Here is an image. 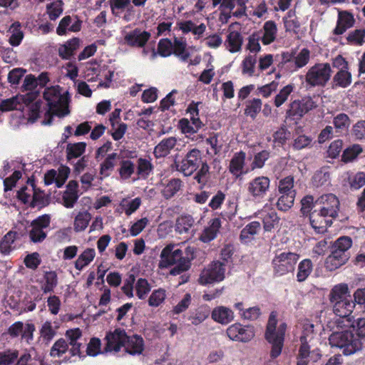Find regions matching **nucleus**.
Returning a JSON list of instances; mask_svg holds the SVG:
<instances>
[{
  "mask_svg": "<svg viewBox=\"0 0 365 365\" xmlns=\"http://www.w3.org/2000/svg\"><path fill=\"white\" fill-rule=\"evenodd\" d=\"M43 98L47 102L48 107V119L44 120L45 125L51 123L52 117L51 114L62 118L69 114L68 108L69 96L67 91L61 93L59 86H51L45 89Z\"/></svg>",
  "mask_w": 365,
  "mask_h": 365,
  "instance_id": "1",
  "label": "nucleus"
},
{
  "mask_svg": "<svg viewBox=\"0 0 365 365\" xmlns=\"http://www.w3.org/2000/svg\"><path fill=\"white\" fill-rule=\"evenodd\" d=\"M66 339H58L52 346L50 350V355L52 357H61L67 351L72 356H82L81 351L82 343L79 341L82 333L78 329H69L65 334Z\"/></svg>",
  "mask_w": 365,
  "mask_h": 365,
  "instance_id": "2",
  "label": "nucleus"
},
{
  "mask_svg": "<svg viewBox=\"0 0 365 365\" xmlns=\"http://www.w3.org/2000/svg\"><path fill=\"white\" fill-rule=\"evenodd\" d=\"M277 324V313L272 312L269 317L265 331V339L271 344L270 357L272 359H276L281 354L287 329L286 323H280L278 326Z\"/></svg>",
  "mask_w": 365,
  "mask_h": 365,
  "instance_id": "3",
  "label": "nucleus"
},
{
  "mask_svg": "<svg viewBox=\"0 0 365 365\" xmlns=\"http://www.w3.org/2000/svg\"><path fill=\"white\" fill-rule=\"evenodd\" d=\"M160 257L159 267L163 269L175 265L170 271L171 275H178L188 270V260L182 257V250L175 245L170 244L164 247Z\"/></svg>",
  "mask_w": 365,
  "mask_h": 365,
  "instance_id": "4",
  "label": "nucleus"
},
{
  "mask_svg": "<svg viewBox=\"0 0 365 365\" xmlns=\"http://www.w3.org/2000/svg\"><path fill=\"white\" fill-rule=\"evenodd\" d=\"M329 341L331 347L342 349L343 354L346 356L356 353L361 348L360 339L348 331L332 333L329 338Z\"/></svg>",
  "mask_w": 365,
  "mask_h": 365,
  "instance_id": "5",
  "label": "nucleus"
},
{
  "mask_svg": "<svg viewBox=\"0 0 365 365\" xmlns=\"http://www.w3.org/2000/svg\"><path fill=\"white\" fill-rule=\"evenodd\" d=\"M331 76V68L328 63H318L311 66L305 74V83L310 88L324 86Z\"/></svg>",
  "mask_w": 365,
  "mask_h": 365,
  "instance_id": "6",
  "label": "nucleus"
},
{
  "mask_svg": "<svg viewBox=\"0 0 365 365\" xmlns=\"http://www.w3.org/2000/svg\"><path fill=\"white\" fill-rule=\"evenodd\" d=\"M299 255L291 252H277L272 259L274 272L279 276L284 275L294 270Z\"/></svg>",
  "mask_w": 365,
  "mask_h": 365,
  "instance_id": "7",
  "label": "nucleus"
},
{
  "mask_svg": "<svg viewBox=\"0 0 365 365\" xmlns=\"http://www.w3.org/2000/svg\"><path fill=\"white\" fill-rule=\"evenodd\" d=\"M202 158L201 152L197 148L188 151L182 160L178 163L177 170L185 176H190L199 168Z\"/></svg>",
  "mask_w": 365,
  "mask_h": 365,
  "instance_id": "8",
  "label": "nucleus"
},
{
  "mask_svg": "<svg viewBox=\"0 0 365 365\" xmlns=\"http://www.w3.org/2000/svg\"><path fill=\"white\" fill-rule=\"evenodd\" d=\"M314 209L322 215L334 219L338 215L339 201L333 194L323 195L315 201Z\"/></svg>",
  "mask_w": 365,
  "mask_h": 365,
  "instance_id": "9",
  "label": "nucleus"
},
{
  "mask_svg": "<svg viewBox=\"0 0 365 365\" xmlns=\"http://www.w3.org/2000/svg\"><path fill=\"white\" fill-rule=\"evenodd\" d=\"M270 179L267 176L255 177L247 184L248 195L255 200H262L270 189Z\"/></svg>",
  "mask_w": 365,
  "mask_h": 365,
  "instance_id": "10",
  "label": "nucleus"
},
{
  "mask_svg": "<svg viewBox=\"0 0 365 365\" xmlns=\"http://www.w3.org/2000/svg\"><path fill=\"white\" fill-rule=\"evenodd\" d=\"M225 273V267L224 263L219 261L213 262L202 270L198 281L202 285L219 282L224 279Z\"/></svg>",
  "mask_w": 365,
  "mask_h": 365,
  "instance_id": "11",
  "label": "nucleus"
},
{
  "mask_svg": "<svg viewBox=\"0 0 365 365\" xmlns=\"http://www.w3.org/2000/svg\"><path fill=\"white\" fill-rule=\"evenodd\" d=\"M317 107V102L311 96H305L301 100H294L290 103L286 114L287 117L299 119Z\"/></svg>",
  "mask_w": 365,
  "mask_h": 365,
  "instance_id": "12",
  "label": "nucleus"
},
{
  "mask_svg": "<svg viewBox=\"0 0 365 365\" xmlns=\"http://www.w3.org/2000/svg\"><path fill=\"white\" fill-rule=\"evenodd\" d=\"M36 330L33 324H24L22 322H16L7 329L6 333L12 339L21 336L22 341L31 344L34 340V333Z\"/></svg>",
  "mask_w": 365,
  "mask_h": 365,
  "instance_id": "13",
  "label": "nucleus"
},
{
  "mask_svg": "<svg viewBox=\"0 0 365 365\" xmlns=\"http://www.w3.org/2000/svg\"><path fill=\"white\" fill-rule=\"evenodd\" d=\"M51 217L48 215H43L34 220L31 223V230L29 235L31 242L38 243L43 241L47 234L43 230L49 227Z\"/></svg>",
  "mask_w": 365,
  "mask_h": 365,
  "instance_id": "14",
  "label": "nucleus"
},
{
  "mask_svg": "<svg viewBox=\"0 0 365 365\" xmlns=\"http://www.w3.org/2000/svg\"><path fill=\"white\" fill-rule=\"evenodd\" d=\"M354 307L355 302L351 298L337 301L333 304L334 314L341 319V322H339L338 324L343 323V327H344L352 326V320L350 318V315Z\"/></svg>",
  "mask_w": 365,
  "mask_h": 365,
  "instance_id": "15",
  "label": "nucleus"
},
{
  "mask_svg": "<svg viewBox=\"0 0 365 365\" xmlns=\"http://www.w3.org/2000/svg\"><path fill=\"white\" fill-rule=\"evenodd\" d=\"M227 334L232 341L247 342L254 337L255 332L252 327L236 323L227 328Z\"/></svg>",
  "mask_w": 365,
  "mask_h": 365,
  "instance_id": "16",
  "label": "nucleus"
},
{
  "mask_svg": "<svg viewBox=\"0 0 365 365\" xmlns=\"http://www.w3.org/2000/svg\"><path fill=\"white\" fill-rule=\"evenodd\" d=\"M126 335L125 330L121 329H115L113 331L108 333L105 338L106 340L105 351L118 352L122 347H124Z\"/></svg>",
  "mask_w": 365,
  "mask_h": 365,
  "instance_id": "17",
  "label": "nucleus"
},
{
  "mask_svg": "<svg viewBox=\"0 0 365 365\" xmlns=\"http://www.w3.org/2000/svg\"><path fill=\"white\" fill-rule=\"evenodd\" d=\"M150 37L149 32L135 29L124 33L123 43L131 47H143Z\"/></svg>",
  "mask_w": 365,
  "mask_h": 365,
  "instance_id": "18",
  "label": "nucleus"
},
{
  "mask_svg": "<svg viewBox=\"0 0 365 365\" xmlns=\"http://www.w3.org/2000/svg\"><path fill=\"white\" fill-rule=\"evenodd\" d=\"M246 153L243 151L235 153L232 157L228 170L229 172L236 178L242 177L247 173L245 164Z\"/></svg>",
  "mask_w": 365,
  "mask_h": 365,
  "instance_id": "19",
  "label": "nucleus"
},
{
  "mask_svg": "<svg viewBox=\"0 0 365 365\" xmlns=\"http://www.w3.org/2000/svg\"><path fill=\"white\" fill-rule=\"evenodd\" d=\"M199 139L200 140L198 142L203 143V146L206 148V153L208 155L213 157L221 152L223 143L222 140L219 139L218 133H212L205 140L202 135H199L196 140Z\"/></svg>",
  "mask_w": 365,
  "mask_h": 365,
  "instance_id": "20",
  "label": "nucleus"
},
{
  "mask_svg": "<svg viewBox=\"0 0 365 365\" xmlns=\"http://www.w3.org/2000/svg\"><path fill=\"white\" fill-rule=\"evenodd\" d=\"M355 19L354 15L347 11H339L336 21V26L333 30L334 35H341L348 29L354 26Z\"/></svg>",
  "mask_w": 365,
  "mask_h": 365,
  "instance_id": "21",
  "label": "nucleus"
},
{
  "mask_svg": "<svg viewBox=\"0 0 365 365\" xmlns=\"http://www.w3.org/2000/svg\"><path fill=\"white\" fill-rule=\"evenodd\" d=\"M322 354L318 349L310 351V346H300L297 355V365H307L310 361L314 362L320 359Z\"/></svg>",
  "mask_w": 365,
  "mask_h": 365,
  "instance_id": "22",
  "label": "nucleus"
},
{
  "mask_svg": "<svg viewBox=\"0 0 365 365\" xmlns=\"http://www.w3.org/2000/svg\"><path fill=\"white\" fill-rule=\"evenodd\" d=\"M309 221L312 227L317 233H323L327 228L332 224V219L324 216L315 209L309 215Z\"/></svg>",
  "mask_w": 365,
  "mask_h": 365,
  "instance_id": "23",
  "label": "nucleus"
},
{
  "mask_svg": "<svg viewBox=\"0 0 365 365\" xmlns=\"http://www.w3.org/2000/svg\"><path fill=\"white\" fill-rule=\"evenodd\" d=\"M78 184L76 180H71L66 185V190L63 192V205L66 208H73L77 202L78 195Z\"/></svg>",
  "mask_w": 365,
  "mask_h": 365,
  "instance_id": "24",
  "label": "nucleus"
},
{
  "mask_svg": "<svg viewBox=\"0 0 365 365\" xmlns=\"http://www.w3.org/2000/svg\"><path fill=\"white\" fill-rule=\"evenodd\" d=\"M178 140L175 137L165 138L154 148L153 155L156 158H164L168 155L176 146Z\"/></svg>",
  "mask_w": 365,
  "mask_h": 365,
  "instance_id": "25",
  "label": "nucleus"
},
{
  "mask_svg": "<svg viewBox=\"0 0 365 365\" xmlns=\"http://www.w3.org/2000/svg\"><path fill=\"white\" fill-rule=\"evenodd\" d=\"M243 43V37L237 31L228 30L227 38L224 41V46L230 53H237L241 51Z\"/></svg>",
  "mask_w": 365,
  "mask_h": 365,
  "instance_id": "26",
  "label": "nucleus"
},
{
  "mask_svg": "<svg viewBox=\"0 0 365 365\" xmlns=\"http://www.w3.org/2000/svg\"><path fill=\"white\" fill-rule=\"evenodd\" d=\"M348 253L331 250V253L327 257L325 265L327 269L330 271L335 270L344 264L349 259Z\"/></svg>",
  "mask_w": 365,
  "mask_h": 365,
  "instance_id": "27",
  "label": "nucleus"
},
{
  "mask_svg": "<svg viewBox=\"0 0 365 365\" xmlns=\"http://www.w3.org/2000/svg\"><path fill=\"white\" fill-rule=\"evenodd\" d=\"M212 319L221 324H227L234 319L232 310L224 306L216 307L211 313Z\"/></svg>",
  "mask_w": 365,
  "mask_h": 365,
  "instance_id": "28",
  "label": "nucleus"
},
{
  "mask_svg": "<svg viewBox=\"0 0 365 365\" xmlns=\"http://www.w3.org/2000/svg\"><path fill=\"white\" fill-rule=\"evenodd\" d=\"M163 186L161 192L164 198L168 200L174 197L179 192L182 186L183 182L179 178H171L165 182H162Z\"/></svg>",
  "mask_w": 365,
  "mask_h": 365,
  "instance_id": "29",
  "label": "nucleus"
},
{
  "mask_svg": "<svg viewBox=\"0 0 365 365\" xmlns=\"http://www.w3.org/2000/svg\"><path fill=\"white\" fill-rule=\"evenodd\" d=\"M221 227V220L220 218H213L209 222L208 226L205 227L200 237V240L203 242H210L216 237Z\"/></svg>",
  "mask_w": 365,
  "mask_h": 365,
  "instance_id": "30",
  "label": "nucleus"
},
{
  "mask_svg": "<svg viewBox=\"0 0 365 365\" xmlns=\"http://www.w3.org/2000/svg\"><path fill=\"white\" fill-rule=\"evenodd\" d=\"M124 348L130 354H140L144 349L143 339L142 337L137 335H133L131 336L126 335Z\"/></svg>",
  "mask_w": 365,
  "mask_h": 365,
  "instance_id": "31",
  "label": "nucleus"
},
{
  "mask_svg": "<svg viewBox=\"0 0 365 365\" xmlns=\"http://www.w3.org/2000/svg\"><path fill=\"white\" fill-rule=\"evenodd\" d=\"M194 223V218L190 215H181L175 220V230L180 235L189 234Z\"/></svg>",
  "mask_w": 365,
  "mask_h": 365,
  "instance_id": "32",
  "label": "nucleus"
},
{
  "mask_svg": "<svg viewBox=\"0 0 365 365\" xmlns=\"http://www.w3.org/2000/svg\"><path fill=\"white\" fill-rule=\"evenodd\" d=\"M311 58V52L307 48L301 49L294 57V63L289 68V72H294L306 66Z\"/></svg>",
  "mask_w": 365,
  "mask_h": 365,
  "instance_id": "33",
  "label": "nucleus"
},
{
  "mask_svg": "<svg viewBox=\"0 0 365 365\" xmlns=\"http://www.w3.org/2000/svg\"><path fill=\"white\" fill-rule=\"evenodd\" d=\"M202 125L200 119L197 118L191 121L188 118H183L180 119L178 123V126L181 132L187 137L197 133Z\"/></svg>",
  "mask_w": 365,
  "mask_h": 365,
  "instance_id": "34",
  "label": "nucleus"
},
{
  "mask_svg": "<svg viewBox=\"0 0 365 365\" xmlns=\"http://www.w3.org/2000/svg\"><path fill=\"white\" fill-rule=\"evenodd\" d=\"M277 34V24L274 21H267L263 25V34L261 35L264 45H269L276 39Z\"/></svg>",
  "mask_w": 365,
  "mask_h": 365,
  "instance_id": "35",
  "label": "nucleus"
},
{
  "mask_svg": "<svg viewBox=\"0 0 365 365\" xmlns=\"http://www.w3.org/2000/svg\"><path fill=\"white\" fill-rule=\"evenodd\" d=\"M173 46L170 40L168 38L160 39L158 44V51L156 52L154 48L150 49V58L154 60L158 54L162 57L170 56L173 53Z\"/></svg>",
  "mask_w": 365,
  "mask_h": 365,
  "instance_id": "36",
  "label": "nucleus"
},
{
  "mask_svg": "<svg viewBox=\"0 0 365 365\" xmlns=\"http://www.w3.org/2000/svg\"><path fill=\"white\" fill-rule=\"evenodd\" d=\"M351 298L349 294V288L346 284H339L334 286L329 294L330 302L333 304L337 301Z\"/></svg>",
  "mask_w": 365,
  "mask_h": 365,
  "instance_id": "37",
  "label": "nucleus"
},
{
  "mask_svg": "<svg viewBox=\"0 0 365 365\" xmlns=\"http://www.w3.org/2000/svg\"><path fill=\"white\" fill-rule=\"evenodd\" d=\"M96 251L93 248H86L81 253L74 263L75 268L78 270H83L95 258Z\"/></svg>",
  "mask_w": 365,
  "mask_h": 365,
  "instance_id": "38",
  "label": "nucleus"
},
{
  "mask_svg": "<svg viewBox=\"0 0 365 365\" xmlns=\"http://www.w3.org/2000/svg\"><path fill=\"white\" fill-rule=\"evenodd\" d=\"M24 97L22 96H16L10 98H6L0 101V110L2 112H9L14 110L21 109L24 104Z\"/></svg>",
  "mask_w": 365,
  "mask_h": 365,
  "instance_id": "39",
  "label": "nucleus"
},
{
  "mask_svg": "<svg viewBox=\"0 0 365 365\" xmlns=\"http://www.w3.org/2000/svg\"><path fill=\"white\" fill-rule=\"evenodd\" d=\"M79 47V39L73 38L67 41L58 48V54L63 59H68Z\"/></svg>",
  "mask_w": 365,
  "mask_h": 365,
  "instance_id": "40",
  "label": "nucleus"
},
{
  "mask_svg": "<svg viewBox=\"0 0 365 365\" xmlns=\"http://www.w3.org/2000/svg\"><path fill=\"white\" fill-rule=\"evenodd\" d=\"M179 29L184 34L192 32L198 38L200 37L206 30V26L202 23L199 25L195 24L192 21H185L178 24Z\"/></svg>",
  "mask_w": 365,
  "mask_h": 365,
  "instance_id": "41",
  "label": "nucleus"
},
{
  "mask_svg": "<svg viewBox=\"0 0 365 365\" xmlns=\"http://www.w3.org/2000/svg\"><path fill=\"white\" fill-rule=\"evenodd\" d=\"M173 53L179 58L181 61L185 62L188 60L190 53L186 51L187 43L185 39L175 37L173 43Z\"/></svg>",
  "mask_w": 365,
  "mask_h": 365,
  "instance_id": "42",
  "label": "nucleus"
},
{
  "mask_svg": "<svg viewBox=\"0 0 365 365\" xmlns=\"http://www.w3.org/2000/svg\"><path fill=\"white\" fill-rule=\"evenodd\" d=\"M86 143L84 142L68 143L66 148L68 161L70 162L73 159L81 157L86 151Z\"/></svg>",
  "mask_w": 365,
  "mask_h": 365,
  "instance_id": "43",
  "label": "nucleus"
},
{
  "mask_svg": "<svg viewBox=\"0 0 365 365\" xmlns=\"http://www.w3.org/2000/svg\"><path fill=\"white\" fill-rule=\"evenodd\" d=\"M17 237V233L14 231L7 232L0 241V252L2 255H7L15 248L14 242Z\"/></svg>",
  "mask_w": 365,
  "mask_h": 365,
  "instance_id": "44",
  "label": "nucleus"
},
{
  "mask_svg": "<svg viewBox=\"0 0 365 365\" xmlns=\"http://www.w3.org/2000/svg\"><path fill=\"white\" fill-rule=\"evenodd\" d=\"M58 328L57 323L51 321H46L40 329V335L43 341L46 344L49 343L56 336V331Z\"/></svg>",
  "mask_w": 365,
  "mask_h": 365,
  "instance_id": "45",
  "label": "nucleus"
},
{
  "mask_svg": "<svg viewBox=\"0 0 365 365\" xmlns=\"http://www.w3.org/2000/svg\"><path fill=\"white\" fill-rule=\"evenodd\" d=\"M261 225L259 222L253 221L247 225L241 231L240 238L245 243L250 242L253 237L260 230Z\"/></svg>",
  "mask_w": 365,
  "mask_h": 365,
  "instance_id": "46",
  "label": "nucleus"
},
{
  "mask_svg": "<svg viewBox=\"0 0 365 365\" xmlns=\"http://www.w3.org/2000/svg\"><path fill=\"white\" fill-rule=\"evenodd\" d=\"M91 220V215L86 210L79 212L74 219L73 229L76 232L84 231Z\"/></svg>",
  "mask_w": 365,
  "mask_h": 365,
  "instance_id": "47",
  "label": "nucleus"
},
{
  "mask_svg": "<svg viewBox=\"0 0 365 365\" xmlns=\"http://www.w3.org/2000/svg\"><path fill=\"white\" fill-rule=\"evenodd\" d=\"M365 43V29H359L350 31L346 37V44L361 46Z\"/></svg>",
  "mask_w": 365,
  "mask_h": 365,
  "instance_id": "48",
  "label": "nucleus"
},
{
  "mask_svg": "<svg viewBox=\"0 0 365 365\" xmlns=\"http://www.w3.org/2000/svg\"><path fill=\"white\" fill-rule=\"evenodd\" d=\"M141 203L142 200L139 197L133 200L123 198L120 202L119 206L127 216H130L140 207Z\"/></svg>",
  "mask_w": 365,
  "mask_h": 365,
  "instance_id": "49",
  "label": "nucleus"
},
{
  "mask_svg": "<svg viewBox=\"0 0 365 365\" xmlns=\"http://www.w3.org/2000/svg\"><path fill=\"white\" fill-rule=\"evenodd\" d=\"M210 309L207 305L199 307L189 317V320L194 325H197L203 322L210 315Z\"/></svg>",
  "mask_w": 365,
  "mask_h": 365,
  "instance_id": "50",
  "label": "nucleus"
},
{
  "mask_svg": "<svg viewBox=\"0 0 365 365\" xmlns=\"http://www.w3.org/2000/svg\"><path fill=\"white\" fill-rule=\"evenodd\" d=\"M117 153H113L106 158L103 162L101 164L100 174L101 175L108 177L111 174L117 163Z\"/></svg>",
  "mask_w": 365,
  "mask_h": 365,
  "instance_id": "51",
  "label": "nucleus"
},
{
  "mask_svg": "<svg viewBox=\"0 0 365 365\" xmlns=\"http://www.w3.org/2000/svg\"><path fill=\"white\" fill-rule=\"evenodd\" d=\"M58 284L57 274L53 271L46 272L43 276L41 289L43 293L52 292Z\"/></svg>",
  "mask_w": 365,
  "mask_h": 365,
  "instance_id": "52",
  "label": "nucleus"
},
{
  "mask_svg": "<svg viewBox=\"0 0 365 365\" xmlns=\"http://www.w3.org/2000/svg\"><path fill=\"white\" fill-rule=\"evenodd\" d=\"M46 13L51 20H56L63 13L62 0H50L46 4Z\"/></svg>",
  "mask_w": 365,
  "mask_h": 365,
  "instance_id": "53",
  "label": "nucleus"
},
{
  "mask_svg": "<svg viewBox=\"0 0 365 365\" xmlns=\"http://www.w3.org/2000/svg\"><path fill=\"white\" fill-rule=\"evenodd\" d=\"M312 269L313 264L310 259H306L300 262L297 274V281L302 282L306 280L312 272Z\"/></svg>",
  "mask_w": 365,
  "mask_h": 365,
  "instance_id": "54",
  "label": "nucleus"
},
{
  "mask_svg": "<svg viewBox=\"0 0 365 365\" xmlns=\"http://www.w3.org/2000/svg\"><path fill=\"white\" fill-rule=\"evenodd\" d=\"M262 102L259 98H253L246 103L245 115L255 119L257 114L262 110Z\"/></svg>",
  "mask_w": 365,
  "mask_h": 365,
  "instance_id": "55",
  "label": "nucleus"
},
{
  "mask_svg": "<svg viewBox=\"0 0 365 365\" xmlns=\"http://www.w3.org/2000/svg\"><path fill=\"white\" fill-rule=\"evenodd\" d=\"M335 86L341 88H346L351 83V74L347 70L339 71L333 78Z\"/></svg>",
  "mask_w": 365,
  "mask_h": 365,
  "instance_id": "56",
  "label": "nucleus"
},
{
  "mask_svg": "<svg viewBox=\"0 0 365 365\" xmlns=\"http://www.w3.org/2000/svg\"><path fill=\"white\" fill-rule=\"evenodd\" d=\"M166 297L165 289L163 288L155 289L152 292L148 298V305L151 307H158L164 303Z\"/></svg>",
  "mask_w": 365,
  "mask_h": 365,
  "instance_id": "57",
  "label": "nucleus"
},
{
  "mask_svg": "<svg viewBox=\"0 0 365 365\" xmlns=\"http://www.w3.org/2000/svg\"><path fill=\"white\" fill-rule=\"evenodd\" d=\"M283 22L286 31L296 32L300 26V24L296 16V12L292 9L289 10L283 18Z\"/></svg>",
  "mask_w": 365,
  "mask_h": 365,
  "instance_id": "58",
  "label": "nucleus"
},
{
  "mask_svg": "<svg viewBox=\"0 0 365 365\" xmlns=\"http://www.w3.org/2000/svg\"><path fill=\"white\" fill-rule=\"evenodd\" d=\"M9 31L11 33L9 43L13 46H19L24 38V34L21 29V24L19 22L12 24Z\"/></svg>",
  "mask_w": 365,
  "mask_h": 365,
  "instance_id": "59",
  "label": "nucleus"
},
{
  "mask_svg": "<svg viewBox=\"0 0 365 365\" xmlns=\"http://www.w3.org/2000/svg\"><path fill=\"white\" fill-rule=\"evenodd\" d=\"M260 215L262 218L264 229L265 231H270L278 222L279 218L274 210H270L269 212L263 210L260 212Z\"/></svg>",
  "mask_w": 365,
  "mask_h": 365,
  "instance_id": "60",
  "label": "nucleus"
},
{
  "mask_svg": "<svg viewBox=\"0 0 365 365\" xmlns=\"http://www.w3.org/2000/svg\"><path fill=\"white\" fill-rule=\"evenodd\" d=\"M294 178L291 175L287 176L279 181L278 191L279 194H292L296 195L294 189Z\"/></svg>",
  "mask_w": 365,
  "mask_h": 365,
  "instance_id": "61",
  "label": "nucleus"
},
{
  "mask_svg": "<svg viewBox=\"0 0 365 365\" xmlns=\"http://www.w3.org/2000/svg\"><path fill=\"white\" fill-rule=\"evenodd\" d=\"M279 195V196L277 202V207L278 210L284 212L289 210L294 205L296 195L287 193Z\"/></svg>",
  "mask_w": 365,
  "mask_h": 365,
  "instance_id": "62",
  "label": "nucleus"
},
{
  "mask_svg": "<svg viewBox=\"0 0 365 365\" xmlns=\"http://www.w3.org/2000/svg\"><path fill=\"white\" fill-rule=\"evenodd\" d=\"M294 86L293 84H288L284 86L274 98V106L279 108L284 103L287 101L290 94L294 91Z\"/></svg>",
  "mask_w": 365,
  "mask_h": 365,
  "instance_id": "63",
  "label": "nucleus"
},
{
  "mask_svg": "<svg viewBox=\"0 0 365 365\" xmlns=\"http://www.w3.org/2000/svg\"><path fill=\"white\" fill-rule=\"evenodd\" d=\"M135 164L130 160H122L120 163L119 175L123 180H127L134 173Z\"/></svg>",
  "mask_w": 365,
  "mask_h": 365,
  "instance_id": "64",
  "label": "nucleus"
}]
</instances>
